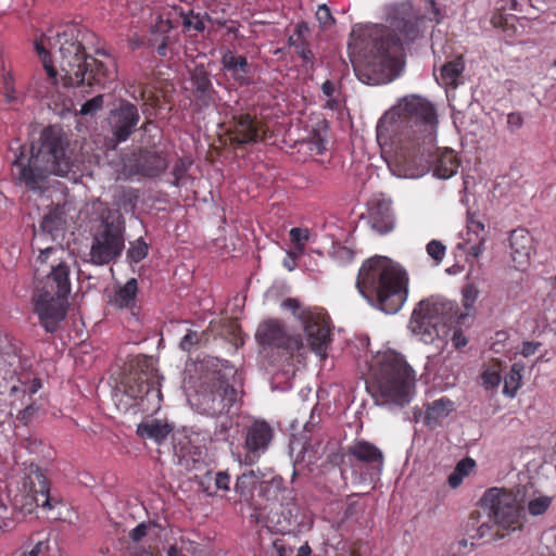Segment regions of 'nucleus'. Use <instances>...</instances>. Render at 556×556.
<instances>
[{
  "instance_id": "nucleus-1",
  "label": "nucleus",
  "mask_w": 556,
  "mask_h": 556,
  "mask_svg": "<svg viewBox=\"0 0 556 556\" xmlns=\"http://www.w3.org/2000/svg\"><path fill=\"white\" fill-rule=\"evenodd\" d=\"M408 127L413 129L418 143L433 144L437 115L430 102L417 96L405 97L386 112L377 124V141L392 175L414 179L424 176L428 169L414 165L408 144L410 135L405 131Z\"/></svg>"
},
{
  "instance_id": "nucleus-2",
  "label": "nucleus",
  "mask_w": 556,
  "mask_h": 556,
  "mask_svg": "<svg viewBox=\"0 0 556 556\" xmlns=\"http://www.w3.org/2000/svg\"><path fill=\"white\" fill-rule=\"evenodd\" d=\"M414 17L409 2L391 5L387 21L395 31L392 38L389 29L383 26H354L349 52L355 70H370L376 75L377 84L390 83L397 77L403 68L401 41L412 30Z\"/></svg>"
},
{
  "instance_id": "nucleus-3",
  "label": "nucleus",
  "mask_w": 556,
  "mask_h": 556,
  "mask_svg": "<svg viewBox=\"0 0 556 556\" xmlns=\"http://www.w3.org/2000/svg\"><path fill=\"white\" fill-rule=\"evenodd\" d=\"M75 166L67 139L53 128L45 130L38 147L21 148L13 162L14 177L31 190L40 189L51 176H67Z\"/></svg>"
},
{
  "instance_id": "nucleus-4",
  "label": "nucleus",
  "mask_w": 556,
  "mask_h": 556,
  "mask_svg": "<svg viewBox=\"0 0 556 556\" xmlns=\"http://www.w3.org/2000/svg\"><path fill=\"white\" fill-rule=\"evenodd\" d=\"M78 33L75 25H66L55 36L35 45L53 86L77 87L85 84V80L90 81L86 74L94 61L92 56L85 55Z\"/></svg>"
},
{
  "instance_id": "nucleus-5",
  "label": "nucleus",
  "mask_w": 556,
  "mask_h": 556,
  "mask_svg": "<svg viewBox=\"0 0 556 556\" xmlns=\"http://www.w3.org/2000/svg\"><path fill=\"white\" fill-rule=\"evenodd\" d=\"M406 271L386 256H374L359 268L356 287L368 303L387 314L397 313L408 294Z\"/></svg>"
},
{
  "instance_id": "nucleus-6",
  "label": "nucleus",
  "mask_w": 556,
  "mask_h": 556,
  "mask_svg": "<svg viewBox=\"0 0 556 556\" xmlns=\"http://www.w3.org/2000/svg\"><path fill=\"white\" fill-rule=\"evenodd\" d=\"M378 405L390 409L407 405L415 394V372L401 354L389 350L379 353L374 363Z\"/></svg>"
},
{
  "instance_id": "nucleus-7",
  "label": "nucleus",
  "mask_w": 556,
  "mask_h": 556,
  "mask_svg": "<svg viewBox=\"0 0 556 556\" xmlns=\"http://www.w3.org/2000/svg\"><path fill=\"white\" fill-rule=\"evenodd\" d=\"M51 239H46L45 233H34L33 250L38 251L34 262L35 276L46 278L45 283L55 285L61 292L71 291L70 265L73 257L62 245H52Z\"/></svg>"
},
{
  "instance_id": "nucleus-8",
  "label": "nucleus",
  "mask_w": 556,
  "mask_h": 556,
  "mask_svg": "<svg viewBox=\"0 0 556 556\" xmlns=\"http://www.w3.org/2000/svg\"><path fill=\"white\" fill-rule=\"evenodd\" d=\"M453 302L430 298L420 301L413 311L408 328L419 340L430 343L444 332V326L455 317Z\"/></svg>"
},
{
  "instance_id": "nucleus-9",
  "label": "nucleus",
  "mask_w": 556,
  "mask_h": 556,
  "mask_svg": "<svg viewBox=\"0 0 556 556\" xmlns=\"http://www.w3.org/2000/svg\"><path fill=\"white\" fill-rule=\"evenodd\" d=\"M101 230L94 236L90 250L93 264L103 265L118 256L124 249V222L116 210L105 208L101 214Z\"/></svg>"
},
{
  "instance_id": "nucleus-10",
  "label": "nucleus",
  "mask_w": 556,
  "mask_h": 556,
  "mask_svg": "<svg viewBox=\"0 0 556 556\" xmlns=\"http://www.w3.org/2000/svg\"><path fill=\"white\" fill-rule=\"evenodd\" d=\"M15 500L27 513H31L36 507H41L46 513H52V518H58L60 515L54 510L61 503L50 496L48 480L37 466L29 467Z\"/></svg>"
},
{
  "instance_id": "nucleus-11",
  "label": "nucleus",
  "mask_w": 556,
  "mask_h": 556,
  "mask_svg": "<svg viewBox=\"0 0 556 556\" xmlns=\"http://www.w3.org/2000/svg\"><path fill=\"white\" fill-rule=\"evenodd\" d=\"M489 515L502 529L516 530L520 527V502L509 490L492 488L481 498Z\"/></svg>"
},
{
  "instance_id": "nucleus-12",
  "label": "nucleus",
  "mask_w": 556,
  "mask_h": 556,
  "mask_svg": "<svg viewBox=\"0 0 556 556\" xmlns=\"http://www.w3.org/2000/svg\"><path fill=\"white\" fill-rule=\"evenodd\" d=\"M131 367L134 374L128 378L126 393L132 399H147L149 402L161 401V377L152 357L138 356Z\"/></svg>"
},
{
  "instance_id": "nucleus-13",
  "label": "nucleus",
  "mask_w": 556,
  "mask_h": 556,
  "mask_svg": "<svg viewBox=\"0 0 556 556\" xmlns=\"http://www.w3.org/2000/svg\"><path fill=\"white\" fill-rule=\"evenodd\" d=\"M236 400V390L222 380L202 386L199 391L189 397L191 406L199 413L212 416L228 410Z\"/></svg>"
},
{
  "instance_id": "nucleus-14",
  "label": "nucleus",
  "mask_w": 556,
  "mask_h": 556,
  "mask_svg": "<svg viewBox=\"0 0 556 556\" xmlns=\"http://www.w3.org/2000/svg\"><path fill=\"white\" fill-rule=\"evenodd\" d=\"M61 291L55 285L45 283L43 290L35 298V311L48 331H53L66 315L70 291Z\"/></svg>"
},
{
  "instance_id": "nucleus-15",
  "label": "nucleus",
  "mask_w": 556,
  "mask_h": 556,
  "mask_svg": "<svg viewBox=\"0 0 556 556\" xmlns=\"http://www.w3.org/2000/svg\"><path fill=\"white\" fill-rule=\"evenodd\" d=\"M81 213L77 212L72 202H64L50 208L42 218L39 230L34 233H45L46 239L58 241L63 238L64 232L72 225L83 220Z\"/></svg>"
},
{
  "instance_id": "nucleus-16",
  "label": "nucleus",
  "mask_w": 556,
  "mask_h": 556,
  "mask_svg": "<svg viewBox=\"0 0 556 556\" xmlns=\"http://www.w3.org/2000/svg\"><path fill=\"white\" fill-rule=\"evenodd\" d=\"M273 433L270 427L266 422L253 424L245 437L247 454L244 463L251 465L255 463L261 454H263L271 441Z\"/></svg>"
},
{
  "instance_id": "nucleus-17",
  "label": "nucleus",
  "mask_w": 556,
  "mask_h": 556,
  "mask_svg": "<svg viewBox=\"0 0 556 556\" xmlns=\"http://www.w3.org/2000/svg\"><path fill=\"white\" fill-rule=\"evenodd\" d=\"M305 333L312 350L317 355L325 356L330 336L325 318L317 314L309 315L305 321Z\"/></svg>"
},
{
  "instance_id": "nucleus-18",
  "label": "nucleus",
  "mask_w": 556,
  "mask_h": 556,
  "mask_svg": "<svg viewBox=\"0 0 556 556\" xmlns=\"http://www.w3.org/2000/svg\"><path fill=\"white\" fill-rule=\"evenodd\" d=\"M510 256L514 266L518 270H526L530 266L533 251V239L523 229L514 230L510 236Z\"/></svg>"
},
{
  "instance_id": "nucleus-19",
  "label": "nucleus",
  "mask_w": 556,
  "mask_h": 556,
  "mask_svg": "<svg viewBox=\"0 0 556 556\" xmlns=\"http://www.w3.org/2000/svg\"><path fill=\"white\" fill-rule=\"evenodd\" d=\"M113 132L117 141H125L139 121L137 108L131 103H123L114 113Z\"/></svg>"
},
{
  "instance_id": "nucleus-20",
  "label": "nucleus",
  "mask_w": 556,
  "mask_h": 556,
  "mask_svg": "<svg viewBox=\"0 0 556 556\" xmlns=\"http://www.w3.org/2000/svg\"><path fill=\"white\" fill-rule=\"evenodd\" d=\"M103 60L93 59L94 64L89 66L86 77L90 81L85 80V84L92 86L93 84H104L106 80H114L116 77V63L114 59L104 52H99Z\"/></svg>"
},
{
  "instance_id": "nucleus-21",
  "label": "nucleus",
  "mask_w": 556,
  "mask_h": 556,
  "mask_svg": "<svg viewBox=\"0 0 556 556\" xmlns=\"http://www.w3.org/2000/svg\"><path fill=\"white\" fill-rule=\"evenodd\" d=\"M455 409L454 402L441 397L429 403L425 413V424L429 428H435Z\"/></svg>"
},
{
  "instance_id": "nucleus-22",
  "label": "nucleus",
  "mask_w": 556,
  "mask_h": 556,
  "mask_svg": "<svg viewBox=\"0 0 556 556\" xmlns=\"http://www.w3.org/2000/svg\"><path fill=\"white\" fill-rule=\"evenodd\" d=\"M521 502L531 516H540L547 511L552 505L553 497L533 486H528L525 490Z\"/></svg>"
},
{
  "instance_id": "nucleus-23",
  "label": "nucleus",
  "mask_w": 556,
  "mask_h": 556,
  "mask_svg": "<svg viewBox=\"0 0 556 556\" xmlns=\"http://www.w3.org/2000/svg\"><path fill=\"white\" fill-rule=\"evenodd\" d=\"M458 168L457 159L453 150L444 149L438 153L433 165V175L440 179H447L454 176Z\"/></svg>"
},
{
  "instance_id": "nucleus-24",
  "label": "nucleus",
  "mask_w": 556,
  "mask_h": 556,
  "mask_svg": "<svg viewBox=\"0 0 556 556\" xmlns=\"http://www.w3.org/2000/svg\"><path fill=\"white\" fill-rule=\"evenodd\" d=\"M257 138L258 129L250 115L239 116L232 131V140L238 143H248L256 141Z\"/></svg>"
},
{
  "instance_id": "nucleus-25",
  "label": "nucleus",
  "mask_w": 556,
  "mask_h": 556,
  "mask_svg": "<svg viewBox=\"0 0 556 556\" xmlns=\"http://www.w3.org/2000/svg\"><path fill=\"white\" fill-rule=\"evenodd\" d=\"M350 454L361 462L383 463L382 452L374 444L367 441H357L350 447Z\"/></svg>"
},
{
  "instance_id": "nucleus-26",
  "label": "nucleus",
  "mask_w": 556,
  "mask_h": 556,
  "mask_svg": "<svg viewBox=\"0 0 556 556\" xmlns=\"http://www.w3.org/2000/svg\"><path fill=\"white\" fill-rule=\"evenodd\" d=\"M223 66L231 76L240 83H245L248 79V62L243 56H237L230 51L223 54Z\"/></svg>"
},
{
  "instance_id": "nucleus-27",
  "label": "nucleus",
  "mask_w": 556,
  "mask_h": 556,
  "mask_svg": "<svg viewBox=\"0 0 556 556\" xmlns=\"http://www.w3.org/2000/svg\"><path fill=\"white\" fill-rule=\"evenodd\" d=\"M263 473L260 470H249L238 477L235 490L243 497L252 495L255 488L262 483Z\"/></svg>"
},
{
  "instance_id": "nucleus-28",
  "label": "nucleus",
  "mask_w": 556,
  "mask_h": 556,
  "mask_svg": "<svg viewBox=\"0 0 556 556\" xmlns=\"http://www.w3.org/2000/svg\"><path fill=\"white\" fill-rule=\"evenodd\" d=\"M169 432L170 428L167 424L155 419L141 422L137 428V433L141 438L152 439L156 442L164 440Z\"/></svg>"
},
{
  "instance_id": "nucleus-29",
  "label": "nucleus",
  "mask_w": 556,
  "mask_h": 556,
  "mask_svg": "<svg viewBox=\"0 0 556 556\" xmlns=\"http://www.w3.org/2000/svg\"><path fill=\"white\" fill-rule=\"evenodd\" d=\"M283 331L279 323L269 320L263 323L256 332V338L262 344H280Z\"/></svg>"
},
{
  "instance_id": "nucleus-30",
  "label": "nucleus",
  "mask_w": 556,
  "mask_h": 556,
  "mask_svg": "<svg viewBox=\"0 0 556 556\" xmlns=\"http://www.w3.org/2000/svg\"><path fill=\"white\" fill-rule=\"evenodd\" d=\"M465 70V64L462 58H457L444 64L441 68L440 81L445 86L455 87L458 83L460 75Z\"/></svg>"
},
{
  "instance_id": "nucleus-31",
  "label": "nucleus",
  "mask_w": 556,
  "mask_h": 556,
  "mask_svg": "<svg viewBox=\"0 0 556 556\" xmlns=\"http://www.w3.org/2000/svg\"><path fill=\"white\" fill-rule=\"evenodd\" d=\"M370 225L379 233H387L393 229L394 219L389 205H384L380 212L372 211L370 213Z\"/></svg>"
},
{
  "instance_id": "nucleus-32",
  "label": "nucleus",
  "mask_w": 556,
  "mask_h": 556,
  "mask_svg": "<svg viewBox=\"0 0 556 556\" xmlns=\"http://www.w3.org/2000/svg\"><path fill=\"white\" fill-rule=\"evenodd\" d=\"M523 370V365L519 363H515L511 366L510 371L506 375L504 379V389L503 393L509 397H514L521 387V371Z\"/></svg>"
},
{
  "instance_id": "nucleus-33",
  "label": "nucleus",
  "mask_w": 556,
  "mask_h": 556,
  "mask_svg": "<svg viewBox=\"0 0 556 556\" xmlns=\"http://www.w3.org/2000/svg\"><path fill=\"white\" fill-rule=\"evenodd\" d=\"M137 293V280L130 279L128 280L122 288L116 292L113 303L117 307H127L134 301Z\"/></svg>"
},
{
  "instance_id": "nucleus-34",
  "label": "nucleus",
  "mask_w": 556,
  "mask_h": 556,
  "mask_svg": "<svg viewBox=\"0 0 556 556\" xmlns=\"http://www.w3.org/2000/svg\"><path fill=\"white\" fill-rule=\"evenodd\" d=\"M502 367L498 363L489 365L482 374V383L485 389H495L502 381Z\"/></svg>"
},
{
  "instance_id": "nucleus-35",
  "label": "nucleus",
  "mask_w": 556,
  "mask_h": 556,
  "mask_svg": "<svg viewBox=\"0 0 556 556\" xmlns=\"http://www.w3.org/2000/svg\"><path fill=\"white\" fill-rule=\"evenodd\" d=\"M179 16L186 30L203 31L205 29L204 17L192 10L180 11Z\"/></svg>"
},
{
  "instance_id": "nucleus-36",
  "label": "nucleus",
  "mask_w": 556,
  "mask_h": 556,
  "mask_svg": "<svg viewBox=\"0 0 556 556\" xmlns=\"http://www.w3.org/2000/svg\"><path fill=\"white\" fill-rule=\"evenodd\" d=\"M479 296V290L473 285H468L463 290V303L464 307L467 311L466 314H460L457 318L458 320L463 319L466 315H468L475 306V303Z\"/></svg>"
},
{
  "instance_id": "nucleus-37",
  "label": "nucleus",
  "mask_w": 556,
  "mask_h": 556,
  "mask_svg": "<svg viewBox=\"0 0 556 556\" xmlns=\"http://www.w3.org/2000/svg\"><path fill=\"white\" fill-rule=\"evenodd\" d=\"M291 241L295 245V252L298 254H302L304 252V247L306 242L309 240V231L305 228H292L290 230Z\"/></svg>"
},
{
  "instance_id": "nucleus-38",
  "label": "nucleus",
  "mask_w": 556,
  "mask_h": 556,
  "mask_svg": "<svg viewBox=\"0 0 556 556\" xmlns=\"http://www.w3.org/2000/svg\"><path fill=\"white\" fill-rule=\"evenodd\" d=\"M192 81L197 89L202 93L206 92L211 86L207 73L202 66H198L195 68L194 73L192 74Z\"/></svg>"
},
{
  "instance_id": "nucleus-39",
  "label": "nucleus",
  "mask_w": 556,
  "mask_h": 556,
  "mask_svg": "<svg viewBox=\"0 0 556 556\" xmlns=\"http://www.w3.org/2000/svg\"><path fill=\"white\" fill-rule=\"evenodd\" d=\"M148 254V245L146 242L141 240H137L131 244V247L128 250V257L132 262H140L143 260Z\"/></svg>"
},
{
  "instance_id": "nucleus-40",
  "label": "nucleus",
  "mask_w": 556,
  "mask_h": 556,
  "mask_svg": "<svg viewBox=\"0 0 556 556\" xmlns=\"http://www.w3.org/2000/svg\"><path fill=\"white\" fill-rule=\"evenodd\" d=\"M428 255L437 263H440L445 256V247L438 240L430 241L426 247Z\"/></svg>"
},
{
  "instance_id": "nucleus-41",
  "label": "nucleus",
  "mask_w": 556,
  "mask_h": 556,
  "mask_svg": "<svg viewBox=\"0 0 556 556\" xmlns=\"http://www.w3.org/2000/svg\"><path fill=\"white\" fill-rule=\"evenodd\" d=\"M103 104V97L97 96L91 100L87 101L80 109V114L83 115H93L98 112Z\"/></svg>"
},
{
  "instance_id": "nucleus-42",
  "label": "nucleus",
  "mask_w": 556,
  "mask_h": 556,
  "mask_svg": "<svg viewBox=\"0 0 556 556\" xmlns=\"http://www.w3.org/2000/svg\"><path fill=\"white\" fill-rule=\"evenodd\" d=\"M3 87L8 101H15L17 99L16 90L14 88V77L9 72L3 74Z\"/></svg>"
},
{
  "instance_id": "nucleus-43",
  "label": "nucleus",
  "mask_w": 556,
  "mask_h": 556,
  "mask_svg": "<svg viewBox=\"0 0 556 556\" xmlns=\"http://www.w3.org/2000/svg\"><path fill=\"white\" fill-rule=\"evenodd\" d=\"M468 235H475L476 236V239H479V237H482L483 239H485V230H484V225L482 224V222L478 220V219H475V218H469L468 220Z\"/></svg>"
},
{
  "instance_id": "nucleus-44",
  "label": "nucleus",
  "mask_w": 556,
  "mask_h": 556,
  "mask_svg": "<svg viewBox=\"0 0 556 556\" xmlns=\"http://www.w3.org/2000/svg\"><path fill=\"white\" fill-rule=\"evenodd\" d=\"M200 337L201 334H199L198 332L195 331H189L184 338L182 340L180 341V348L184 350V351H190V349L198 344L199 341H200Z\"/></svg>"
},
{
  "instance_id": "nucleus-45",
  "label": "nucleus",
  "mask_w": 556,
  "mask_h": 556,
  "mask_svg": "<svg viewBox=\"0 0 556 556\" xmlns=\"http://www.w3.org/2000/svg\"><path fill=\"white\" fill-rule=\"evenodd\" d=\"M150 529H151L150 523H144V522L139 523L136 528H134L130 531L129 536L134 542H139L142 540V538H144L148 534Z\"/></svg>"
},
{
  "instance_id": "nucleus-46",
  "label": "nucleus",
  "mask_w": 556,
  "mask_h": 556,
  "mask_svg": "<svg viewBox=\"0 0 556 556\" xmlns=\"http://www.w3.org/2000/svg\"><path fill=\"white\" fill-rule=\"evenodd\" d=\"M316 17L323 26H328L332 22L330 10L325 4L318 7L316 11Z\"/></svg>"
},
{
  "instance_id": "nucleus-47",
  "label": "nucleus",
  "mask_w": 556,
  "mask_h": 556,
  "mask_svg": "<svg viewBox=\"0 0 556 556\" xmlns=\"http://www.w3.org/2000/svg\"><path fill=\"white\" fill-rule=\"evenodd\" d=\"M476 463L471 458H465L460 460L456 467L455 470H457L463 478L467 477L473 469Z\"/></svg>"
},
{
  "instance_id": "nucleus-48",
  "label": "nucleus",
  "mask_w": 556,
  "mask_h": 556,
  "mask_svg": "<svg viewBox=\"0 0 556 556\" xmlns=\"http://www.w3.org/2000/svg\"><path fill=\"white\" fill-rule=\"evenodd\" d=\"M468 241H473V239L469 238ZM484 241L485 239H483L482 237H479V239H475L473 244L470 245L468 249V254L475 258H478L483 252Z\"/></svg>"
},
{
  "instance_id": "nucleus-49",
  "label": "nucleus",
  "mask_w": 556,
  "mask_h": 556,
  "mask_svg": "<svg viewBox=\"0 0 556 556\" xmlns=\"http://www.w3.org/2000/svg\"><path fill=\"white\" fill-rule=\"evenodd\" d=\"M214 483L217 490H229L230 478L225 472H217L214 476Z\"/></svg>"
},
{
  "instance_id": "nucleus-50",
  "label": "nucleus",
  "mask_w": 556,
  "mask_h": 556,
  "mask_svg": "<svg viewBox=\"0 0 556 556\" xmlns=\"http://www.w3.org/2000/svg\"><path fill=\"white\" fill-rule=\"evenodd\" d=\"M523 125V118L518 113H510L507 116V126L511 131L518 130Z\"/></svg>"
},
{
  "instance_id": "nucleus-51",
  "label": "nucleus",
  "mask_w": 556,
  "mask_h": 556,
  "mask_svg": "<svg viewBox=\"0 0 556 556\" xmlns=\"http://www.w3.org/2000/svg\"><path fill=\"white\" fill-rule=\"evenodd\" d=\"M539 346H540V343L523 342L522 348L520 350V353H521L522 356L529 357V356L533 355L536 352Z\"/></svg>"
},
{
  "instance_id": "nucleus-52",
  "label": "nucleus",
  "mask_w": 556,
  "mask_h": 556,
  "mask_svg": "<svg viewBox=\"0 0 556 556\" xmlns=\"http://www.w3.org/2000/svg\"><path fill=\"white\" fill-rule=\"evenodd\" d=\"M309 149L312 152H315L316 154H323L326 150V142L323 138H318L316 140H312L309 142Z\"/></svg>"
},
{
  "instance_id": "nucleus-53",
  "label": "nucleus",
  "mask_w": 556,
  "mask_h": 556,
  "mask_svg": "<svg viewBox=\"0 0 556 556\" xmlns=\"http://www.w3.org/2000/svg\"><path fill=\"white\" fill-rule=\"evenodd\" d=\"M452 342L456 349H462L467 344V338L463 334L462 331L456 330L453 333Z\"/></svg>"
},
{
  "instance_id": "nucleus-54",
  "label": "nucleus",
  "mask_w": 556,
  "mask_h": 556,
  "mask_svg": "<svg viewBox=\"0 0 556 556\" xmlns=\"http://www.w3.org/2000/svg\"><path fill=\"white\" fill-rule=\"evenodd\" d=\"M301 254H298V252H290L288 253V257L283 261V266L289 270L292 271L295 267V258L300 256Z\"/></svg>"
},
{
  "instance_id": "nucleus-55",
  "label": "nucleus",
  "mask_w": 556,
  "mask_h": 556,
  "mask_svg": "<svg viewBox=\"0 0 556 556\" xmlns=\"http://www.w3.org/2000/svg\"><path fill=\"white\" fill-rule=\"evenodd\" d=\"M38 410L37 407H35L34 405H28L24 410H22L20 413V418L27 422L34 415L35 413Z\"/></svg>"
},
{
  "instance_id": "nucleus-56",
  "label": "nucleus",
  "mask_w": 556,
  "mask_h": 556,
  "mask_svg": "<svg viewBox=\"0 0 556 556\" xmlns=\"http://www.w3.org/2000/svg\"><path fill=\"white\" fill-rule=\"evenodd\" d=\"M464 478L457 470H453V472L448 476V484L452 488H457L463 482Z\"/></svg>"
},
{
  "instance_id": "nucleus-57",
  "label": "nucleus",
  "mask_w": 556,
  "mask_h": 556,
  "mask_svg": "<svg viewBox=\"0 0 556 556\" xmlns=\"http://www.w3.org/2000/svg\"><path fill=\"white\" fill-rule=\"evenodd\" d=\"M321 90H323L324 94H326L327 97H330L333 93L334 86L332 85V83L327 80L321 85Z\"/></svg>"
},
{
  "instance_id": "nucleus-58",
  "label": "nucleus",
  "mask_w": 556,
  "mask_h": 556,
  "mask_svg": "<svg viewBox=\"0 0 556 556\" xmlns=\"http://www.w3.org/2000/svg\"><path fill=\"white\" fill-rule=\"evenodd\" d=\"M141 97H142V100L144 101V103H143V106H144V109H143V113H147V112H148V106H149V105H150V106H152V105H153V104H150V103H149V101L151 100L150 91H148V90L142 91Z\"/></svg>"
},
{
  "instance_id": "nucleus-59",
  "label": "nucleus",
  "mask_w": 556,
  "mask_h": 556,
  "mask_svg": "<svg viewBox=\"0 0 556 556\" xmlns=\"http://www.w3.org/2000/svg\"><path fill=\"white\" fill-rule=\"evenodd\" d=\"M312 549L308 544H303L299 547L296 556H311Z\"/></svg>"
},
{
  "instance_id": "nucleus-60",
  "label": "nucleus",
  "mask_w": 556,
  "mask_h": 556,
  "mask_svg": "<svg viewBox=\"0 0 556 556\" xmlns=\"http://www.w3.org/2000/svg\"><path fill=\"white\" fill-rule=\"evenodd\" d=\"M490 531V527L488 525H481L478 529V535L480 538H484L485 535H488Z\"/></svg>"
},
{
  "instance_id": "nucleus-61",
  "label": "nucleus",
  "mask_w": 556,
  "mask_h": 556,
  "mask_svg": "<svg viewBox=\"0 0 556 556\" xmlns=\"http://www.w3.org/2000/svg\"><path fill=\"white\" fill-rule=\"evenodd\" d=\"M40 387L41 386H40L39 381L35 380V381H33L31 386L29 387V392L31 394H34L40 389Z\"/></svg>"
},
{
  "instance_id": "nucleus-62",
  "label": "nucleus",
  "mask_w": 556,
  "mask_h": 556,
  "mask_svg": "<svg viewBox=\"0 0 556 556\" xmlns=\"http://www.w3.org/2000/svg\"><path fill=\"white\" fill-rule=\"evenodd\" d=\"M167 556H181L176 546H170L167 551Z\"/></svg>"
},
{
  "instance_id": "nucleus-63",
  "label": "nucleus",
  "mask_w": 556,
  "mask_h": 556,
  "mask_svg": "<svg viewBox=\"0 0 556 556\" xmlns=\"http://www.w3.org/2000/svg\"><path fill=\"white\" fill-rule=\"evenodd\" d=\"M458 549L460 551L462 548H467L468 547V542L467 540H460L458 543Z\"/></svg>"
},
{
  "instance_id": "nucleus-64",
  "label": "nucleus",
  "mask_w": 556,
  "mask_h": 556,
  "mask_svg": "<svg viewBox=\"0 0 556 556\" xmlns=\"http://www.w3.org/2000/svg\"><path fill=\"white\" fill-rule=\"evenodd\" d=\"M140 556H153V554L146 551Z\"/></svg>"
}]
</instances>
